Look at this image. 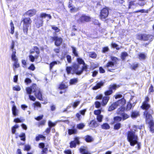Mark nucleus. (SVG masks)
<instances>
[{
	"label": "nucleus",
	"instance_id": "nucleus-56",
	"mask_svg": "<svg viewBox=\"0 0 154 154\" xmlns=\"http://www.w3.org/2000/svg\"><path fill=\"white\" fill-rule=\"evenodd\" d=\"M13 90L14 91H19L21 90L20 86L18 85H16L13 87Z\"/></svg>",
	"mask_w": 154,
	"mask_h": 154
},
{
	"label": "nucleus",
	"instance_id": "nucleus-30",
	"mask_svg": "<svg viewBox=\"0 0 154 154\" xmlns=\"http://www.w3.org/2000/svg\"><path fill=\"white\" fill-rule=\"evenodd\" d=\"M85 140L87 143H91L93 141V139L91 136L87 135L85 137Z\"/></svg>",
	"mask_w": 154,
	"mask_h": 154
},
{
	"label": "nucleus",
	"instance_id": "nucleus-45",
	"mask_svg": "<svg viewBox=\"0 0 154 154\" xmlns=\"http://www.w3.org/2000/svg\"><path fill=\"white\" fill-rule=\"evenodd\" d=\"M77 61L79 64H85L84 60L80 58H77L76 59Z\"/></svg>",
	"mask_w": 154,
	"mask_h": 154
},
{
	"label": "nucleus",
	"instance_id": "nucleus-20",
	"mask_svg": "<svg viewBox=\"0 0 154 154\" xmlns=\"http://www.w3.org/2000/svg\"><path fill=\"white\" fill-rule=\"evenodd\" d=\"M79 67V65L77 64L76 63H74L72 66V69H73V71L72 74H76V72H79L78 69Z\"/></svg>",
	"mask_w": 154,
	"mask_h": 154
},
{
	"label": "nucleus",
	"instance_id": "nucleus-19",
	"mask_svg": "<svg viewBox=\"0 0 154 154\" xmlns=\"http://www.w3.org/2000/svg\"><path fill=\"white\" fill-rule=\"evenodd\" d=\"M126 100L123 98L120 100H119L116 102H115L117 106H124L126 103Z\"/></svg>",
	"mask_w": 154,
	"mask_h": 154
},
{
	"label": "nucleus",
	"instance_id": "nucleus-25",
	"mask_svg": "<svg viewBox=\"0 0 154 154\" xmlns=\"http://www.w3.org/2000/svg\"><path fill=\"white\" fill-rule=\"evenodd\" d=\"M58 88L60 90L65 89L63 93H65L66 92V89L68 88V86L61 83L59 85Z\"/></svg>",
	"mask_w": 154,
	"mask_h": 154
},
{
	"label": "nucleus",
	"instance_id": "nucleus-1",
	"mask_svg": "<svg viewBox=\"0 0 154 154\" xmlns=\"http://www.w3.org/2000/svg\"><path fill=\"white\" fill-rule=\"evenodd\" d=\"M149 98L148 96L144 97V100L142 103L140 108L144 111L143 115L145 117L146 121H149L152 118V115L154 114V111L151 108V105L149 103Z\"/></svg>",
	"mask_w": 154,
	"mask_h": 154
},
{
	"label": "nucleus",
	"instance_id": "nucleus-63",
	"mask_svg": "<svg viewBox=\"0 0 154 154\" xmlns=\"http://www.w3.org/2000/svg\"><path fill=\"white\" fill-rule=\"evenodd\" d=\"M115 2L116 3V5H119L122 4L125 1L124 0H116Z\"/></svg>",
	"mask_w": 154,
	"mask_h": 154
},
{
	"label": "nucleus",
	"instance_id": "nucleus-38",
	"mask_svg": "<svg viewBox=\"0 0 154 154\" xmlns=\"http://www.w3.org/2000/svg\"><path fill=\"white\" fill-rule=\"evenodd\" d=\"M122 120V118L119 116H116L113 118L114 122H120Z\"/></svg>",
	"mask_w": 154,
	"mask_h": 154
},
{
	"label": "nucleus",
	"instance_id": "nucleus-64",
	"mask_svg": "<svg viewBox=\"0 0 154 154\" xmlns=\"http://www.w3.org/2000/svg\"><path fill=\"white\" fill-rule=\"evenodd\" d=\"M95 107L96 108H99L101 106V103L98 101H96L95 102Z\"/></svg>",
	"mask_w": 154,
	"mask_h": 154
},
{
	"label": "nucleus",
	"instance_id": "nucleus-39",
	"mask_svg": "<svg viewBox=\"0 0 154 154\" xmlns=\"http://www.w3.org/2000/svg\"><path fill=\"white\" fill-rule=\"evenodd\" d=\"M128 56V53L126 52H123L121 53V58L122 60H124L126 57Z\"/></svg>",
	"mask_w": 154,
	"mask_h": 154
},
{
	"label": "nucleus",
	"instance_id": "nucleus-15",
	"mask_svg": "<svg viewBox=\"0 0 154 154\" xmlns=\"http://www.w3.org/2000/svg\"><path fill=\"white\" fill-rule=\"evenodd\" d=\"M37 87L36 84H33L31 87H27L26 88V90L27 93L30 95L32 92H34L35 91V90Z\"/></svg>",
	"mask_w": 154,
	"mask_h": 154
},
{
	"label": "nucleus",
	"instance_id": "nucleus-2",
	"mask_svg": "<svg viewBox=\"0 0 154 154\" xmlns=\"http://www.w3.org/2000/svg\"><path fill=\"white\" fill-rule=\"evenodd\" d=\"M136 131L135 130L134 131L132 130L128 131L127 134V139L131 146H134L137 144L136 147L138 150H139L141 148V143L138 142V136L135 134Z\"/></svg>",
	"mask_w": 154,
	"mask_h": 154
},
{
	"label": "nucleus",
	"instance_id": "nucleus-18",
	"mask_svg": "<svg viewBox=\"0 0 154 154\" xmlns=\"http://www.w3.org/2000/svg\"><path fill=\"white\" fill-rule=\"evenodd\" d=\"M109 99L110 97L105 96L103 97L101 102V105L103 106H106L108 103Z\"/></svg>",
	"mask_w": 154,
	"mask_h": 154
},
{
	"label": "nucleus",
	"instance_id": "nucleus-8",
	"mask_svg": "<svg viewBox=\"0 0 154 154\" xmlns=\"http://www.w3.org/2000/svg\"><path fill=\"white\" fill-rule=\"evenodd\" d=\"M119 87V85L117 86L116 84L110 85L109 87V90L106 91L104 92V93L105 96L110 97L109 96L112 94L113 93V90H116Z\"/></svg>",
	"mask_w": 154,
	"mask_h": 154
},
{
	"label": "nucleus",
	"instance_id": "nucleus-16",
	"mask_svg": "<svg viewBox=\"0 0 154 154\" xmlns=\"http://www.w3.org/2000/svg\"><path fill=\"white\" fill-rule=\"evenodd\" d=\"M77 133V130L74 125L72 126L71 129H69L68 130V133L69 135L76 134Z\"/></svg>",
	"mask_w": 154,
	"mask_h": 154
},
{
	"label": "nucleus",
	"instance_id": "nucleus-55",
	"mask_svg": "<svg viewBox=\"0 0 154 154\" xmlns=\"http://www.w3.org/2000/svg\"><path fill=\"white\" fill-rule=\"evenodd\" d=\"M132 107V104L129 102H128L127 103L126 106V109L127 110H130Z\"/></svg>",
	"mask_w": 154,
	"mask_h": 154
},
{
	"label": "nucleus",
	"instance_id": "nucleus-60",
	"mask_svg": "<svg viewBox=\"0 0 154 154\" xmlns=\"http://www.w3.org/2000/svg\"><path fill=\"white\" fill-rule=\"evenodd\" d=\"M125 110V108L124 107H122L121 108H119L118 109V114L120 115V113H122L123 112H124Z\"/></svg>",
	"mask_w": 154,
	"mask_h": 154
},
{
	"label": "nucleus",
	"instance_id": "nucleus-34",
	"mask_svg": "<svg viewBox=\"0 0 154 154\" xmlns=\"http://www.w3.org/2000/svg\"><path fill=\"white\" fill-rule=\"evenodd\" d=\"M78 82V78L72 79L69 80V83L70 85H75Z\"/></svg>",
	"mask_w": 154,
	"mask_h": 154
},
{
	"label": "nucleus",
	"instance_id": "nucleus-10",
	"mask_svg": "<svg viewBox=\"0 0 154 154\" xmlns=\"http://www.w3.org/2000/svg\"><path fill=\"white\" fill-rule=\"evenodd\" d=\"M11 58L12 60L14 61L13 65L14 69L19 68L20 66V65L18 62V60L16 57L15 51L12 53Z\"/></svg>",
	"mask_w": 154,
	"mask_h": 154
},
{
	"label": "nucleus",
	"instance_id": "nucleus-54",
	"mask_svg": "<svg viewBox=\"0 0 154 154\" xmlns=\"http://www.w3.org/2000/svg\"><path fill=\"white\" fill-rule=\"evenodd\" d=\"M103 117V116L101 115L97 116V119L98 122H102Z\"/></svg>",
	"mask_w": 154,
	"mask_h": 154
},
{
	"label": "nucleus",
	"instance_id": "nucleus-11",
	"mask_svg": "<svg viewBox=\"0 0 154 154\" xmlns=\"http://www.w3.org/2000/svg\"><path fill=\"white\" fill-rule=\"evenodd\" d=\"M51 38L52 41H54V45L57 47L60 46L63 42V40L61 37L54 36L51 37Z\"/></svg>",
	"mask_w": 154,
	"mask_h": 154
},
{
	"label": "nucleus",
	"instance_id": "nucleus-13",
	"mask_svg": "<svg viewBox=\"0 0 154 154\" xmlns=\"http://www.w3.org/2000/svg\"><path fill=\"white\" fill-rule=\"evenodd\" d=\"M35 91L34 93H35V95L36 98L40 100L43 101V99L40 89L37 86Z\"/></svg>",
	"mask_w": 154,
	"mask_h": 154
},
{
	"label": "nucleus",
	"instance_id": "nucleus-40",
	"mask_svg": "<svg viewBox=\"0 0 154 154\" xmlns=\"http://www.w3.org/2000/svg\"><path fill=\"white\" fill-rule=\"evenodd\" d=\"M15 46V42L14 40H12L11 41V44L10 48L11 49H12V53H13L14 51H15L16 52V50L15 49H14V47Z\"/></svg>",
	"mask_w": 154,
	"mask_h": 154
},
{
	"label": "nucleus",
	"instance_id": "nucleus-36",
	"mask_svg": "<svg viewBox=\"0 0 154 154\" xmlns=\"http://www.w3.org/2000/svg\"><path fill=\"white\" fill-rule=\"evenodd\" d=\"M38 57V55H36L35 56L32 55L29 56V57L30 60L32 62H33L35 61V59H37Z\"/></svg>",
	"mask_w": 154,
	"mask_h": 154
},
{
	"label": "nucleus",
	"instance_id": "nucleus-43",
	"mask_svg": "<svg viewBox=\"0 0 154 154\" xmlns=\"http://www.w3.org/2000/svg\"><path fill=\"white\" fill-rule=\"evenodd\" d=\"M19 137H20V140L23 141H25L26 140V136L25 133H22L19 135Z\"/></svg>",
	"mask_w": 154,
	"mask_h": 154
},
{
	"label": "nucleus",
	"instance_id": "nucleus-41",
	"mask_svg": "<svg viewBox=\"0 0 154 154\" xmlns=\"http://www.w3.org/2000/svg\"><path fill=\"white\" fill-rule=\"evenodd\" d=\"M138 66L139 64L138 63H133L132 65L130 66V68L132 70H135L138 67Z\"/></svg>",
	"mask_w": 154,
	"mask_h": 154
},
{
	"label": "nucleus",
	"instance_id": "nucleus-14",
	"mask_svg": "<svg viewBox=\"0 0 154 154\" xmlns=\"http://www.w3.org/2000/svg\"><path fill=\"white\" fill-rule=\"evenodd\" d=\"M79 152L82 154H91V153L88 150V147L83 146L79 149Z\"/></svg>",
	"mask_w": 154,
	"mask_h": 154
},
{
	"label": "nucleus",
	"instance_id": "nucleus-21",
	"mask_svg": "<svg viewBox=\"0 0 154 154\" xmlns=\"http://www.w3.org/2000/svg\"><path fill=\"white\" fill-rule=\"evenodd\" d=\"M38 17L40 18L41 19H42V20H43L44 18H45L46 17H48L49 19L51 18V16L50 14H46L44 13H41L39 15V16Z\"/></svg>",
	"mask_w": 154,
	"mask_h": 154
},
{
	"label": "nucleus",
	"instance_id": "nucleus-26",
	"mask_svg": "<svg viewBox=\"0 0 154 154\" xmlns=\"http://www.w3.org/2000/svg\"><path fill=\"white\" fill-rule=\"evenodd\" d=\"M104 82L102 81H100L99 83H97L96 85L93 87L92 89L93 90H96L101 88L102 86L103 85Z\"/></svg>",
	"mask_w": 154,
	"mask_h": 154
},
{
	"label": "nucleus",
	"instance_id": "nucleus-35",
	"mask_svg": "<svg viewBox=\"0 0 154 154\" xmlns=\"http://www.w3.org/2000/svg\"><path fill=\"white\" fill-rule=\"evenodd\" d=\"M101 127L103 129L107 130L109 129L110 126L107 123H105L101 125Z\"/></svg>",
	"mask_w": 154,
	"mask_h": 154
},
{
	"label": "nucleus",
	"instance_id": "nucleus-12",
	"mask_svg": "<svg viewBox=\"0 0 154 154\" xmlns=\"http://www.w3.org/2000/svg\"><path fill=\"white\" fill-rule=\"evenodd\" d=\"M35 24L37 28H38L43 26L44 20L40 18L37 17L34 20Z\"/></svg>",
	"mask_w": 154,
	"mask_h": 154
},
{
	"label": "nucleus",
	"instance_id": "nucleus-5",
	"mask_svg": "<svg viewBox=\"0 0 154 154\" xmlns=\"http://www.w3.org/2000/svg\"><path fill=\"white\" fill-rule=\"evenodd\" d=\"M136 38L139 40L152 42L153 39V36L146 33H138L136 35Z\"/></svg>",
	"mask_w": 154,
	"mask_h": 154
},
{
	"label": "nucleus",
	"instance_id": "nucleus-9",
	"mask_svg": "<svg viewBox=\"0 0 154 154\" xmlns=\"http://www.w3.org/2000/svg\"><path fill=\"white\" fill-rule=\"evenodd\" d=\"M80 139L79 137L75 136L73 138V140L71 141L69 143V147L71 148H75L77 145H79L80 143Z\"/></svg>",
	"mask_w": 154,
	"mask_h": 154
},
{
	"label": "nucleus",
	"instance_id": "nucleus-46",
	"mask_svg": "<svg viewBox=\"0 0 154 154\" xmlns=\"http://www.w3.org/2000/svg\"><path fill=\"white\" fill-rule=\"evenodd\" d=\"M19 126L17 125H15L12 127V134H14L15 133L16 129L18 128Z\"/></svg>",
	"mask_w": 154,
	"mask_h": 154
},
{
	"label": "nucleus",
	"instance_id": "nucleus-31",
	"mask_svg": "<svg viewBox=\"0 0 154 154\" xmlns=\"http://www.w3.org/2000/svg\"><path fill=\"white\" fill-rule=\"evenodd\" d=\"M120 116H122V120H126L130 117V116L128 114H127L125 113V112H123L122 113H120Z\"/></svg>",
	"mask_w": 154,
	"mask_h": 154
},
{
	"label": "nucleus",
	"instance_id": "nucleus-3",
	"mask_svg": "<svg viewBox=\"0 0 154 154\" xmlns=\"http://www.w3.org/2000/svg\"><path fill=\"white\" fill-rule=\"evenodd\" d=\"M22 25V30L25 35H27L28 31L31 27L32 23L31 19L29 17H22L21 20Z\"/></svg>",
	"mask_w": 154,
	"mask_h": 154
},
{
	"label": "nucleus",
	"instance_id": "nucleus-57",
	"mask_svg": "<svg viewBox=\"0 0 154 154\" xmlns=\"http://www.w3.org/2000/svg\"><path fill=\"white\" fill-rule=\"evenodd\" d=\"M101 110L100 109H98L97 110H95L94 111V115L98 116L100 115V114L101 113Z\"/></svg>",
	"mask_w": 154,
	"mask_h": 154
},
{
	"label": "nucleus",
	"instance_id": "nucleus-7",
	"mask_svg": "<svg viewBox=\"0 0 154 154\" xmlns=\"http://www.w3.org/2000/svg\"><path fill=\"white\" fill-rule=\"evenodd\" d=\"M109 8L106 6L101 10L99 16V18L101 20L106 19L108 16Z\"/></svg>",
	"mask_w": 154,
	"mask_h": 154
},
{
	"label": "nucleus",
	"instance_id": "nucleus-24",
	"mask_svg": "<svg viewBox=\"0 0 154 154\" xmlns=\"http://www.w3.org/2000/svg\"><path fill=\"white\" fill-rule=\"evenodd\" d=\"M12 114L14 116H18L19 111L15 104H13L12 106Z\"/></svg>",
	"mask_w": 154,
	"mask_h": 154
},
{
	"label": "nucleus",
	"instance_id": "nucleus-17",
	"mask_svg": "<svg viewBox=\"0 0 154 154\" xmlns=\"http://www.w3.org/2000/svg\"><path fill=\"white\" fill-rule=\"evenodd\" d=\"M36 12V11L35 9H31L26 12L23 14V15L26 14L30 17H31L35 15Z\"/></svg>",
	"mask_w": 154,
	"mask_h": 154
},
{
	"label": "nucleus",
	"instance_id": "nucleus-29",
	"mask_svg": "<svg viewBox=\"0 0 154 154\" xmlns=\"http://www.w3.org/2000/svg\"><path fill=\"white\" fill-rule=\"evenodd\" d=\"M139 116V112L137 111H132L131 114V116L133 119L136 118Z\"/></svg>",
	"mask_w": 154,
	"mask_h": 154
},
{
	"label": "nucleus",
	"instance_id": "nucleus-61",
	"mask_svg": "<svg viewBox=\"0 0 154 154\" xmlns=\"http://www.w3.org/2000/svg\"><path fill=\"white\" fill-rule=\"evenodd\" d=\"M72 70V68L71 66H67L66 67V70L67 73L69 74L71 73V71Z\"/></svg>",
	"mask_w": 154,
	"mask_h": 154
},
{
	"label": "nucleus",
	"instance_id": "nucleus-48",
	"mask_svg": "<svg viewBox=\"0 0 154 154\" xmlns=\"http://www.w3.org/2000/svg\"><path fill=\"white\" fill-rule=\"evenodd\" d=\"M33 50L38 55L40 54V51L38 48L37 46H34L33 47Z\"/></svg>",
	"mask_w": 154,
	"mask_h": 154
},
{
	"label": "nucleus",
	"instance_id": "nucleus-32",
	"mask_svg": "<svg viewBox=\"0 0 154 154\" xmlns=\"http://www.w3.org/2000/svg\"><path fill=\"white\" fill-rule=\"evenodd\" d=\"M138 59L140 60H145L146 58V55L143 53H139L138 55Z\"/></svg>",
	"mask_w": 154,
	"mask_h": 154
},
{
	"label": "nucleus",
	"instance_id": "nucleus-23",
	"mask_svg": "<svg viewBox=\"0 0 154 154\" xmlns=\"http://www.w3.org/2000/svg\"><path fill=\"white\" fill-rule=\"evenodd\" d=\"M83 66H82L81 70L79 72H76V75H80L82 74L84 71L87 72L88 69V65L85 63V64H83Z\"/></svg>",
	"mask_w": 154,
	"mask_h": 154
},
{
	"label": "nucleus",
	"instance_id": "nucleus-28",
	"mask_svg": "<svg viewBox=\"0 0 154 154\" xmlns=\"http://www.w3.org/2000/svg\"><path fill=\"white\" fill-rule=\"evenodd\" d=\"M89 125L92 128H96L98 126V124L97 122L94 120L91 121L89 123Z\"/></svg>",
	"mask_w": 154,
	"mask_h": 154
},
{
	"label": "nucleus",
	"instance_id": "nucleus-44",
	"mask_svg": "<svg viewBox=\"0 0 154 154\" xmlns=\"http://www.w3.org/2000/svg\"><path fill=\"white\" fill-rule=\"evenodd\" d=\"M121 125L120 123H117L114 125V129L115 130L119 129L121 127Z\"/></svg>",
	"mask_w": 154,
	"mask_h": 154
},
{
	"label": "nucleus",
	"instance_id": "nucleus-33",
	"mask_svg": "<svg viewBox=\"0 0 154 154\" xmlns=\"http://www.w3.org/2000/svg\"><path fill=\"white\" fill-rule=\"evenodd\" d=\"M117 106V105L116 104V102H114L109 106L108 108V110L109 111L113 110L116 109Z\"/></svg>",
	"mask_w": 154,
	"mask_h": 154
},
{
	"label": "nucleus",
	"instance_id": "nucleus-62",
	"mask_svg": "<svg viewBox=\"0 0 154 154\" xmlns=\"http://www.w3.org/2000/svg\"><path fill=\"white\" fill-rule=\"evenodd\" d=\"M56 124V123H53L51 121H49L48 122V125L49 128L51 129L52 127L55 126Z\"/></svg>",
	"mask_w": 154,
	"mask_h": 154
},
{
	"label": "nucleus",
	"instance_id": "nucleus-59",
	"mask_svg": "<svg viewBox=\"0 0 154 154\" xmlns=\"http://www.w3.org/2000/svg\"><path fill=\"white\" fill-rule=\"evenodd\" d=\"M51 28L56 32H58L60 31V29L58 27L53 26H51Z\"/></svg>",
	"mask_w": 154,
	"mask_h": 154
},
{
	"label": "nucleus",
	"instance_id": "nucleus-50",
	"mask_svg": "<svg viewBox=\"0 0 154 154\" xmlns=\"http://www.w3.org/2000/svg\"><path fill=\"white\" fill-rule=\"evenodd\" d=\"M57 62L56 61H53L51 62L49 64V68L50 69H51L55 65L57 64Z\"/></svg>",
	"mask_w": 154,
	"mask_h": 154
},
{
	"label": "nucleus",
	"instance_id": "nucleus-4",
	"mask_svg": "<svg viewBox=\"0 0 154 154\" xmlns=\"http://www.w3.org/2000/svg\"><path fill=\"white\" fill-rule=\"evenodd\" d=\"M111 59L112 61H108L104 66V67L108 69V72H113L115 70V69L114 68V66L115 65L117 64V62L119 61V60L118 58L115 57H111Z\"/></svg>",
	"mask_w": 154,
	"mask_h": 154
},
{
	"label": "nucleus",
	"instance_id": "nucleus-51",
	"mask_svg": "<svg viewBox=\"0 0 154 154\" xmlns=\"http://www.w3.org/2000/svg\"><path fill=\"white\" fill-rule=\"evenodd\" d=\"M97 57V55L96 53L94 52H92L90 53V57L93 58H96Z\"/></svg>",
	"mask_w": 154,
	"mask_h": 154
},
{
	"label": "nucleus",
	"instance_id": "nucleus-52",
	"mask_svg": "<svg viewBox=\"0 0 154 154\" xmlns=\"http://www.w3.org/2000/svg\"><path fill=\"white\" fill-rule=\"evenodd\" d=\"M72 52L74 54V56L76 57H78L79 56L78 54L76 51V49L74 47H72Z\"/></svg>",
	"mask_w": 154,
	"mask_h": 154
},
{
	"label": "nucleus",
	"instance_id": "nucleus-49",
	"mask_svg": "<svg viewBox=\"0 0 154 154\" xmlns=\"http://www.w3.org/2000/svg\"><path fill=\"white\" fill-rule=\"evenodd\" d=\"M46 122V121L45 120H43L38 123V127H40L41 126L44 125H45Z\"/></svg>",
	"mask_w": 154,
	"mask_h": 154
},
{
	"label": "nucleus",
	"instance_id": "nucleus-42",
	"mask_svg": "<svg viewBox=\"0 0 154 154\" xmlns=\"http://www.w3.org/2000/svg\"><path fill=\"white\" fill-rule=\"evenodd\" d=\"M85 126V125L83 123H81L77 124L76 127L78 129L81 130L84 128Z\"/></svg>",
	"mask_w": 154,
	"mask_h": 154
},
{
	"label": "nucleus",
	"instance_id": "nucleus-6",
	"mask_svg": "<svg viewBox=\"0 0 154 154\" xmlns=\"http://www.w3.org/2000/svg\"><path fill=\"white\" fill-rule=\"evenodd\" d=\"M91 21V18L89 16L86 14H82L77 20V22L79 24L88 23Z\"/></svg>",
	"mask_w": 154,
	"mask_h": 154
},
{
	"label": "nucleus",
	"instance_id": "nucleus-58",
	"mask_svg": "<svg viewBox=\"0 0 154 154\" xmlns=\"http://www.w3.org/2000/svg\"><path fill=\"white\" fill-rule=\"evenodd\" d=\"M111 46L112 47L114 48H116V49L117 50H118L120 48H119L117 47L118 46V45L115 43H112L111 44Z\"/></svg>",
	"mask_w": 154,
	"mask_h": 154
},
{
	"label": "nucleus",
	"instance_id": "nucleus-47",
	"mask_svg": "<svg viewBox=\"0 0 154 154\" xmlns=\"http://www.w3.org/2000/svg\"><path fill=\"white\" fill-rule=\"evenodd\" d=\"M79 10V8H76L75 7H72L70 9L71 12H75Z\"/></svg>",
	"mask_w": 154,
	"mask_h": 154
},
{
	"label": "nucleus",
	"instance_id": "nucleus-22",
	"mask_svg": "<svg viewBox=\"0 0 154 154\" xmlns=\"http://www.w3.org/2000/svg\"><path fill=\"white\" fill-rule=\"evenodd\" d=\"M150 119L149 121H146V122H149L148 124L149 125V128L150 131L152 133L154 132V123L152 120Z\"/></svg>",
	"mask_w": 154,
	"mask_h": 154
},
{
	"label": "nucleus",
	"instance_id": "nucleus-27",
	"mask_svg": "<svg viewBox=\"0 0 154 154\" xmlns=\"http://www.w3.org/2000/svg\"><path fill=\"white\" fill-rule=\"evenodd\" d=\"M45 139L46 137L41 134H38L35 137V140L37 142L38 141L40 140H45Z\"/></svg>",
	"mask_w": 154,
	"mask_h": 154
},
{
	"label": "nucleus",
	"instance_id": "nucleus-37",
	"mask_svg": "<svg viewBox=\"0 0 154 154\" xmlns=\"http://www.w3.org/2000/svg\"><path fill=\"white\" fill-rule=\"evenodd\" d=\"M10 25L11 27V31L10 33L12 35H13L14 34V24L12 20L11 21V23H10Z\"/></svg>",
	"mask_w": 154,
	"mask_h": 154
},
{
	"label": "nucleus",
	"instance_id": "nucleus-53",
	"mask_svg": "<svg viewBox=\"0 0 154 154\" xmlns=\"http://www.w3.org/2000/svg\"><path fill=\"white\" fill-rule=\"evenodd\" d=\"M93 24L95 25H97L99 27H100V23L99 22L98 20H94L93 21Z\"/></svg>",
	"mask_w": 154,
	"mask_h": 154
}]
</instances>
